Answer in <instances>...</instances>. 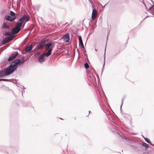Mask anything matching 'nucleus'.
Returning <instances> with one entry per match:
<instances>
[{"mask_svg": "<svg viewBox=\"0 0 154 154\" xmlns=\"http://www.w3.org/2000/svg\"><path fill=\"white\" fill-rule=\"evenodd\" d=\"M14 64V63L12 61L9 66L4 69L5 74L6 76L11 74L17 68V66H16Z\"/></svg>", "mask_w": 154, "mask_h": 154, "instance_id": "nucleus-1", "label": "nucleus"}, {"mask_svg": "<svg viewBox=\"0 0 154 154\" xmlns=\"http://www.w3.org/2000/svg\"><path fill=\"white\" fill-rule=\"evenodd\" d=\"M54 47H52L51 48L49 49L47 53H44L42 54L38 58V60L40 63H42L45 61L44 57L45 56L47 57L49 56L51 54V51L52 50L53 48Z\"/></svg>", "mask_w": 154, "mask_h": 154, "instance_id": "nucleus-2", "label": "nucleus"}, {"mask_svg": "<svg viewBox=\"0 0 154 154\" xmlns=\"http://www.w3.org/2000/svg\"><path fill=\"white\" fill-rule=\"evenodd\" d=\"M135 145H137L141 148H142L143 146L145 147V150H147L148 149L149 147V146L148 144L143 141L137 142L135 140Z\"/></svg>", "mask_w": 154, "mask_h": 154, "instance_id": "nucleus-3", "label": "nucleus"}, {"mask_svg": "<svg viewBox=\"0 0 154 154\" xmlns=\"http://www.w3.org/2000/svg\"><path fill=\"white\" fill-rule=\"evenodd\" d=\"M18 54L17 52H15L12 54L9 57L8 59L9 61H11L13 60L16 57V56Z\"/></svg>", "mask_w": 154, "mask_h": 154, "instance_id": "nucleus-4", "label": "nucleus"}, {"mask_svg": "<svg viewBox=\"0 0 154 154\" xmlns=\"http://www.w3.org/2000/svg\"><path fill=\"white\" fill-rule=\"evenodd\" d=\"M16 18L15 17H13L12 18L11 17V16L7 15H5L4 17V19L5 20H6L10 22L14 21L15 20Z\"/></svg>", "mask_w": 154, "mask_h": 154, "instance_id": "nucleus-5", "label": "nucleus"}, {"mask_svg": "<svg viewBox=\"0 0 154 154\" xmlns=\"http://www.w3.org/2000/svg\"><path fill=\"white\" fill-rule=\"evenodd\" d=\"M48 42V40H44L40 43H39L37 46V48L38 49H40L43 47H44L45 45V46L46 44Z\"/></svg>", "mask_w": 154, "mask_h": 154, "instance_id": "nucleus-6", "label": "nucleus"}, {"mask_svg": "<svg viewBox=\"0 0 154 154\" xmlns=\"http://www.w3.org/2000/svg\"><path fill=\"white\" fill-rule=\"evenodd\" d=\"M25 61V60H23L22 61L19 59L15 60L14 61H13V62L14 63V65H15L16 66H17V65L19 63L20 64H23Z\"/></svg>", "mask_w": 154, "mask_h": 154, "instance_id": "nucleus-7", "label": "nucleus"}, {"mask_svg": "<svg viewBox=\"0 0 154 154\" xmlns=\"http://www.w3.org/2000/svg\"><path fill=\"white\" fill-rule=\"evenodd\" d=\"M21 29L17 27L16 26L12 29L11 30V32H12V35H15L18 33L20 30Z\"/></svg>", "mask_w": 154, "mask_h": 154, "instance_id": "nucleus-8", "label": "nucleus"}, {"mask_svg": "<svg viewBox=\"0 0 154 154\" xmlns=\"http://www.w3.org/2000/svg\"><path fill=\"white\" fill-rule=\"evenodd\" d=\"M20 20L23 23V21L26 20V22L28 21L29 20V17L28 15H24L20 19Z\"/></svg>", "mask_w": 154, "mask_h": 154, "instance_id": "nucleus-9", "label": "nucleus"}, {"mask_svg": "<svg viewBox=\"0 0 154 154\" xmlns=\"http://www.w3.org/2000/svg\"><path fill=\"white\" fill-rule=\"evenodd\" d=\"M97 15V10L96 9H93L91 16V18L93 20H94L96 18Z\"/></svg>", "mask_w": 154, "mask_h": 154, "instance_id": "nucleus-10", "label": "nucleus"}, {"mask_svg": "<svg viewBox=\"0 0 154 154\" xmlns=\"http://www.w3.org/2000/svg\"><path fill=\"white\" fill-rule=\"evenodd\" d=\"M23 23L19 19L16 24V28L18 27L21 29V28L22 27Z\"/></svg>", "mask_w": 154, "mask_h": 154, "instance_id": "nucleus-11", "label": "nucleus"}, {"mask_svg": "<svg viewBox=\"0 0 154 154\" xmlns=\"http://www.w3.org/2000/svg\"><path fill=\"white\" fill-rule=\"evenodd\" d=\"M64 41L66 42H68L69 39V34L68 33H66L63 36Z\"/></svg>", "mask_w": 154, "mask_h": 154, "instance_id": "nucleus-12", "label": "nucleus"}, {"mask_svg": "<svg viewBox=\"0 0 154 154\" xmlns=\"http://www.w3.org/2000/svg\"><path fill=\"white\" fill-rule=\"evenodd\" d=\"M32 45H31L26 47L25 49V51L26 52H30L32 50Z\"/></svg>", "mask_w": 154, "mask_h": 154, "instance_id": "nucleus-13", "label": "nucleus"}, {"mask_svg": "<svg viewBox=\"0 0 154 154\" xmlns=\"http://www.w3.org/2000/svg\"><path fill=\"white\" fill-rule=\"evenodd\" d=\"M52 45V42L47 43L45 45V49L46 50H49L50 48Z\"/></svg>", "mask_w": 154, "mask_h": 154, "instance_id": "nucleus-14", "label": "nucleus"}, {"mask_svg": "<svg viewBox=\"0 0 154 154\" xmlns=\"http://www.w3.org/2000/svg\"><path fill=\"white\" fill-rule=\"evenodd\" d=\"M78 38L79 41V45H81L82 47L83 48H84V46L83 43L81 36H79Z\"/></svg>", "mask_w": 154, "mask_h": 154, "instance_id": "nucleus-15", "label": "nucleus"}, {"mask_svg": "<svg viewBox=\"0 0 154 154\" xmlns=\"http://www.w3.org/2000/svg\"><path fill=\"white\" fill-rule=\"evenodd\" d=\"M2 28L4 29H7L9 30V26L6 23H4L2 26Z\"/></svg>", "mask_w": 154, "mask_h": 154, "instance_id": "nucleus-16", "label": "nucleus"}, {"mask_svg": "<svg viewBox=\"0 0 154 154\" xmlns=\"http://www.w3.org/2000/svg\"><path fill=\"white\" fill-rule=\"evenodd\" d=\"M5 74V72L4 69L0 71V78L4 76H6Z\"/></svg>", "mask_w": 154, "mask_h": 154, "instance_id": "nucleus-17", "label": "nucleus"}, {"mask_svg": "<svg viewBox=\"0 0 154 154\" xmlns=\"http://www.w3.org/2000/svg\"><path fill=\"white\" fill-rule=\"evenodd\" d=\"M143 137L144 138L145 141L148 143H151V142L149 139L147 138H145L143 135H142Z\"/></svg>", "mask_w": 154, "mask_h": 154, "instance_id": "nucleus-18", "label": "nucleus"}, {"mask_svg": "<svg viewBox=\"0 0 154 154\" xmlns=\"http://www.w3.org/2000/svg\"><path fill=\"white\" fill-rule=\"evenodd\" d=\"M15 13L14 12L11 11H10V15L11 16L14 17H15Z\"/></svg>", "mask_w": 154, "mask_h": 154, "instance_id": "nucleus-19", "label": "nucleus"}, {"mask_svg": "<svg viewBox=\"0 0 154 154\" xmlns=\"http://www.w3.org/2000/svg\"><path fill=\"white\" fill-rule=\"evenodd\" d=\"M6 12V10L5 9H2L0 11V13L1 14H4Z\"/></svg>", "mask_w": 154, "mask_h": 154, "instance_id": "nucleus-20", "label": "nucleus"}, {"mask_svg": "<svg viewBox=\"0 0 154 154\" xmlns=\"http://www.w3.org/2000/svg\"><path fill=\"white\" fill-rule=\"evenodd\" d=\"M84 66L86 69H87L89 68V65L86 62L85 63Z\"/></svg>", "mask_w": 154, "mask_h": 154, "instance_id": "nucleus-21", "label": "nucleus"}, {"mask_svg": "<svg viewBox=\"0 0 154 154\" xmlns=\"http://www.w3.org/2000/svg\"><path fill=\"white\" fill-rule=\"evenodd\" d=\"M120 136L122 138L124 139H125L126 140V141H128V140L127 138L125 136H122L121 135H120Z\"/></svg>", "mask_w": 154, "mask_h": 154, "instance_id": "nucleus-22", "label": "nucleus"}, {"mask_svg": "<svg viewBox=\"0 0 154 154\" xmlns=\"http://www.w3.org/2000/svg\"><path fill=\"white\" fill-rule=\"evenodd\" d=\"M120 136L122 138L124 139H125L126 140V141H128V140L127 138L125 136H122L121 135H120Z\"/></svg>", "mask_w": 154, "mask_h": 154, "instance_id": "nucleus-23", "label": "nucleus"}, {"mask_svg": "<svg viewBox=\"0 0 154 154\" xmlns=\"http://www.w3.org/2000/svg\"><path fill=\"white\" fill-rule=\"evenodd\" d=\"M145 4L147 8H146V9H148V8H149L150 6V4L149 3L146 2V3H145Z\"/></svg>", "mask_w": 154, "mask_h": 154, "instance_id": "nucleus-24", "label": "nucleus"}, {"mask_svg": "<svg viewBox=\"0 0 154 154\" xmlns=\"http://www.w3.org/2000/svg\"><path fill=\"white\" fill-rule=\"evenodd\" d=\"M10 38L9 37H6L4 39L5 40V41L8 42V41L10 40Z\"/></svg>", "mask_w": 154, "mask_h": 154, "instance_id": "nucleus-25", "label": "nucleus"}, {"mask_svg": "<svg viewBox=\"0 0 154 154\" xmlns=\"http://www.w3.org/2000/svg\"><path fill=\"white\" fill-rule=\"evenodd\" d=\"M106 47H105V53H104V63H103V68L104 67V65H105V51H106Z\"/></svg>", "mask_w": 154, "mask_h": 154, "instance_id": "nucleus-26", "label": "nucleus"}, {"mask_svg": "<svg viewBox=\"0 0 154 154\" xmlns=\"http://www.w3.org/2000/svg\"><path fill=\"white\" fill-rule=\"evenodd\" d=\"M4 35L5 36H8V35H12V34H11L9 32H6L5 33Z\"/></svg>", "mask_w": 154, "mask_h": 154, "instance_id": "nucleus-27", "label": "nucleus"}, {"mask_svg": "<svg viewBox=\"0 0 154 154\" xmlns=\"http://www.w3.org/2000/svg\"><path fill=\"white\" fill-rule=\"evenodd\" d=\"M139 0L140 1H141V2H142L143 3V4H144V5L145 6V7H146V8H147L145 4V2H144L143 0Z\"/></svg>", "mask_w": 154, "mask_h": 154, "instance_id": "nucleus-28", "label": "nucleus"}, {"mask_svg": "<svg viewBox=\"0 0 154 154\" xmlns=\"http://www.w3.org/2000/svg\"><path fill=\"white\" fill-rule=\"evenodd\" d=\"M10 80L7 79H0V81H9Z\"/></svg>", "mask_w": 154, "mask_h": 154, "instance_id": "nucleus-29", "label": "nucleus"}, {"mask_svg": "<svg viewBox=\"0 0 154 154\" xmlns=\"http://www.w3.org/2000/svg\"><path fill=\"white\" fill-rule=\"evenodd\" d=\"M7 42H6V41H5V40L4 39L3 41H2V45H5V44L6 43H7Z\"/></svg>", "mask_w": 154, "mask_h": 154, "instance_id": "nucleus-30", "label": "nucleus"}, {"mask_svg": "<svg viewBox=\"0 0 154 154\" xmlns=\"http://www.w3.org/2000/svg\"><path fill=\"white\" fill-rule=\"evenodd\" d=\"M151 13L152 14V15H153V17H154V12H153L152 11L151 12Z\"/></svg>", "mask_w": 154, "mask_h": 154, "instance_id": "nucleus-31", "label": "nucleus"}, {"mask_svg": "<svg viewBox=\"0 0 154 154\" xmlns=\"http://www.w3.org/2000/svg\"><path fill=\"white\" fill-rule=\"evenodd\" d=\"M123 100H124V99H123L122 100V104L121 106V108L122 107V104H123Z\"/></svg>", "mask_w": 154, "mask_h": 154, "instance_id": "nucleus-32", "label": "nucleus"}, {"mask_svg": "<svg viewBox=\"0 0 154 154\" xmlns=\"http://www.w3.org/2000/svg\"><path fill=\"white\" fill-rule=\"evenodd\" d=\"M152 6H151V7H150V6L149 7V8H148V9H151V8H152Z\"/></svg>", "mask_w": 154, "mask_h": 154, "instance_id": "nucleus-33", "label": "nucleus"}, {"mask_svg": "<svg viewBox=\"0 0 154 154\" xmlns=\"http://www.w3.org/2000/svg\"><path fill=\"white\" fill-rule=\"evenodd\" d=\"M150 145H151V146H154V144H153L152 143H150L149 144Z\"/></svg>", "mask_w": 154, "mask_h": 154, "instance_id": "nucleus-34", "label": "nucleus"}, {"mask_svg": "<svg viewBox=\"0 0 154 154\" xmlns=\"http://www.w3.org/2000/svg\"><path fill=\"white\" fill-rule=\"evenodd\" d=\"M149 16H148L146 17V18H147L148 17H149Z\"/></svg>", "mask_w": 154, "mask_h": 154, "instance_id": "nucleus-35", "label": "nucleus"}, {"mask_svg": "<svg viewBox=\"0 0 154 154\" xmlns=\"http://www.w3.org/2000/svg\"><path fill=\"white\" fill-rule=\"evenodd\" d=\"M95 81L96 82V78L94 79Z\"/></svg>", "mask_w": 154, "mask_h": 154, "instance_id": "nucleus-36", "label": "nucleus"}, {"mask_svg": "<svg viewBox=\"0 0 154 154\" xmlns=\"http://www.w3.org/2000/svg\"><path fill=\"white\" fill-rule=\"evenodd\" d=\"M152 2L154 4V2H153V1H152V0H151Z\"/></svg>", "mask_w": 154, "mask_h": 154, "instance_id": "nucleus-37", "label": "nucleus"}, {"mask_svg": "<svg viewBox=\"0 0 154 154\" xmlns=\"http://www.w3.org/2000/svg\"><path fill=\"white\" fill-rule=\"evenodd\" d=\"M109 32H107V33H108L107 35H108V34H109Z\"/></svg>", "mask_w": 154, "mask_h": 154, "instance_id": "nucleus-38", "label": "nucleus"}, {"mask_svg": "<svg viewBox=\"0 0 154 154\" xmlns=\"http://www.w3.org/2000/svg\"><path fill=\"white\" fill-rule=\"evenodd\" d=\"M92 80V79H91V78H90V81H91V80Z\"/></svg>", "mask_w": 154, "mask_h": 154, "instance_id": "nucleus-39", "label": "nucleus"}, {"mask_svg": "<svg viewBox=\"0 0 154 154\" xmlns=\"http://www.w3.org/2000/svg\"><path fill=\"white\" fill-rule=\"evenodd\" d=\"M60 119L61 120H63V119H62L61 118H60Z\"/></svg>", "mask_w": 154, "mask_h": 154, "instance_id": "nucleus-40", "label": "nucleus"}, {"mask_svg": "<svg viewBox=\"0 0 154 154\" xmlns=\"http://www.w3.org/2000/svg\"><path fill=\"white\" fill-rule=\"evenodd\" d=\"M89 113H90V111H89Z\"/></svg>", "mask_w": 154, "mask_h": 154, "instance_id": "nucleus-41", "label": "nucleus"}, {"mask_svg": "<svg viewBox=\"0 0 154 154\" xmlns=\"http://www.w3.org/2000/svg\"><path fill=\"white\" fill-rule=\"evenodd\" d=\"M24 91H24H24H23V92H24Z\"/></svg>", "mask_w": 154, "mask_h": 154, "instance_id": "nucleus-42", "label": "nucleus"}, {"mask_svg": "<svg viewBox=\"0 0 154 154\" xmlns=\"http://www.w3.org/2000/svg\"><path fill=\"white\" fill-rule=\"evenodd\" d=\"M23 94V91L22 92V95Z\"/></svg>", "mask_w": 154, "mask_h": 154, "instance_id": "nucleus-43", "label": "nucleus"}]
</instances>
